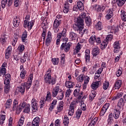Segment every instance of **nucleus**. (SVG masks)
Returning <instances> with one entry per match:
<instances>
[{
    "label": "nucleus",
    "mask_w": 126,
    "mask_h": 126,
    "mask_svg": "<svg viewBox=\"0 0 126 126\" xmlns=\"http://www.w3.org/2000/svg\"><path fill=\"white\" fill-rule=\"evenodd\" d=\"M76 101H74L70 104L68 115L73 116L74 113V109L76 108Z\"/></svg>",
    "instance_id": "6"
},
{
    "label": "nucleus",
    "mask_w": 126,
    "mask_h": 126,
    "mask_svg": "<svg viewBox=\"0 0 126 126\" xmlns=\"http://www.w3.org/2000/svg\"><path fill=\"white\" fill-rule=\"evenodd\" d=\"M6 35H3L1 36V38H0V42L1 43H5L6 42V39H7L6 37Z\"/></svg>",
    "instance_id": "44"
},
{
    "label": "nucleus",
    "mask_w": 126,
    "mask_h": 126,
    "mask_svg": "<svg viewBox=\"0 0 126 126\" xmlns=\"http://www.w3.org/2000/svg\"><path fill=\"white\" fill-rule=\"evenodd\" d=\"M10 91V85H5L4 88V92L7 94Z\"/></svg>",
    "instance_id": "38"
},
{
    "label": "nucleus",
    "mask_w": 126,
    "mask_h": 126,
    "mask_svg": "<svg viewBox=\"0 0 126 126\" xmlns=\"http://www.w3.org/2000/svg\"><path fill=\"white\" fill-rule=\"evenodd\" d=\"M77 37V34L73 32H70L69 33V37L70 39L72 40H75Z\"/></svg>",
    "instance_id": "28"
},
{
    "label": "nucleus",
    "mask_w": 126,
    "mask_h": 126,
    "mask_svg": "<svg viewBox=\"0 0 126 126\" xmlns=\"http://www.w3.org/2000/svg\"><path fill=\"white\" fill-rule=\"evenodd\" d=\"M33 25H34V23L33 22H29L27 20H25L24 23V27L25 28L28 29V30H31L32 29V27H33Z\"/></svg>",
    "instance_id": "10"
},
{
    "label": "nucleus",
    "mask_w": 126,
    "mask_h": 126,
    "mask_svg": "<svg viewBox=\"0 0 126 126\" xmlns=\"http://www.w3.org/2000/svg\"><path fill=\"white\" fill-rule=\"evenodd\" d=\"M26 74V71L25 70L22 71L20 74V77H21V78L24 79V77H25Z\"/></svg>",
    "instance_id": "55"
},
{
    "label": "nucleus",
    "mask_w": 126,
    "mask_h": 126,
    "mask_svg": "<svg viewBox=\"0 0 126 126\" xmlns=\"http://www.w3.org/2000/svg\"><path fill=\"white\" fill-rule=\"evenodd\" d=\"M85 58L86 59V62H90V50L89 49H87L85 51Z\"/></svg>",
    "instance_id": "20"
},
{
    "label": "nucleus",
    "mask_w": 126,
    "mask_h": 126,
    "mask_svg": "<svg viewBox=\"0 0 126 126\" xmlns=\"http://www.w3.org/2000/svg\"><path fill=\"white\" fill-rule=\"evenodd\" d=\"M83 92L79 93L77 96H76L77 98H78L79 100H81V99H83L84 98V97L83 96Z\"/></svg>",
    "instance_id": "46"
},
{
    "label": "nucleus",
    "mask_w": 126,
    "mask_h": 126,
    "mask_svg": "<svg viewBox=\"0 0 126 126\" xmlns=\"http://www.w3.org/2000/svg\"><path fill=\"white\" fill-rule=\"evenodd\" d=\"M81 114H82V110L80 109H78V110L76 112V118L77 119H79L80 118V116H81Z\"/></svg>",
    "instance_id": "45"
},
{
    "label": "nucleus",
    "mask_w": 126,
    "mask_h": 126,
    "mask_svg": "<svg viewBox=\"0 0 126 126\" xmlns=\"http://www.w3.org/2000/svg\"><path fill=\"white\" fill-rule=\"evenodd\" d=\"M121 18L123 21H126V15L125 13L121 14Z\"/></svg>",
    "instance_id": "64"
},
{
    "label": "nucleus",
    "mask_w": 126,
    "mask_h": 126,
    "mask_svg": "<svg viewBox=\"0 0 126 126\" xmlns=\"http://www.w3.org/2000/svg\"><path fill=\"white\" fill-rule=\"evenodd\" d=\"M63 124H64L65 126H67L68 124H69V119H63Z\"/></svg>",
    "instance_id": "63"
},
{
    "label": "nucleus",
    "mask_w": 126,
    "mask_h": 126,
    "mask_svg": "<svg viewBox=\"0 0 126 126\" xmlns=\"http://www.w3.org/2000/svg\"><path fill=\"white\" fill-rule=\"evenodd\" d=\"M27 38V32H26V31H25L22 37V42H25V40H26Z\"/></svg>",
    "instance_id": "42"
},
{
    "label": "nucleus",
    "mask_w": 126,
    "mask_h": 126,
    "mask_svg": "<svg viewBox=\"0 0 126 126\" xmlns=\"http://www.w3.org/2000/svg\"><path fill=\"white\" fill-rule=\"evenodd\" d=\"M51 41H52V33H51V32H48V35L47 36V38L46 40V43L47 45H49V44L51 43Z\"/></svg>",
    "instance_id": "21"
},
{
    "label": "nucleus",
    "mask_w": 126,
    "mask_h": 126,
    "mask_svg": "<svg viewBox=\"0 0 126 126\" xmlns=\"http://www.w3.org/2000/svg\"><path fill=\"white\" fill-rule=\"evenodd\" d=\"M13 24L15 27H18L20 24V21L17 17H15L13 21Z\"/></svg>",
    "instance_id": "19"
},
{
    "label": "nucleus",
    "mask_w": 126,
    "mask_h": 126,
    "mask_svg": "<svg viewBox=\"0 0 126 126\" xmlns=\"http://www.w3.org/2000/svg\"><path fill=\"white\" fill-rule=\"evenodd\" d=\"M51 72H52V69L49 68L44 76V81L47 84H52V85H54L56 84V79H54V78H52V76L50 74Z\"/></svg>",
    "instance_id": "1"
},
{
    "label": "nucleus",
    "mask_w": 126,
    "mask_h": 126,
    "mask_svg": "<svg viewBox=\"0 0 126 126\" xmlns=\"http://www.w3.org/2000/svg\"><path fill=\"white\" fill-rule=\"evenodd\" d=\"M24 59L25 60V61H30V59H29V57H28V53H26L24 54Z\"/></svg>",
    "instance_id": "59"
},
{
    "label": "nucleus",
    "mask_w": 126,
    "mask_h": 126,
    "mask_svg": "<svg viewBox=\"0 0 126 126\" xmlns=\"http://www.w3.org/2000/svg\"><path fill=\"white\" fill-rule=\"evenodd\" d=\"M110 86V84L109 83V82H107V83H104L103 85V89L104 90H107L108 89V87Z\"/></svg>",
    "instance_id": "50"
},
{
    "label": "nucleus",
    "mask_w": 126,
    "mask_h": 126,
    "mask_svg": "<svg viewBox=\"0 0 126 126\" xmlns=\"http://www.w3.org/2000/svg\"><path fill=\"white\" fill-rule=\"evenodd\" d=\"M83 28H84V27H81V28L79 30L78 32L79 34H80L81 35H83V34L85 33V31H86V29L84 30Z\"/></svg>",
    "instance_id": "49"
},
{
    "label": "nucleus",
    "mask_w": 126,
    "mask_h": 126,
    "mask_svg": "<svg viewBox=\"0 0 126 126\" xmlns=\"http://www.w3.org/2000/svg\"><path fill=\"white\" fill-rule=\"evenodd\" d=\"M80 91L79 89H75L74 91V96H75V97H77Z\"/></svg>",
    "instance_id": "61"
},
{
    "label": "nucleus",
    "mask_w": 126,
    "mask_h": 126,
    "mask_svg": "<svg viewBox=\"0 0 126 126\" xmlns=\"http://www.w3.org/2000/svg\"><path fill=\"white\" fill-rule=\"evenodd\" d=\"M125 105V101H124V98H121L119 100L118 103V106H117V109H119L121 110L123 107H124Z\"/></svg>",
    "instance_id": "18"
},
{
    "label": "nucleus",
    "mask_w": 126,
    "mask_h": 126,
    "mask_svg": "<svg viewBox=\"0 0 126 126\" xmlns=\"http://www.w3.org/2000/svg\"><path fill=\"white\" fill-rule=\"evenodd\" d=\"M52 63L56 65L59 64V58H53L52 59Z\"/></svg>",
    "instance_id": "48"
},
{
    "label": "nucleus",
    "mask_w": 126,
    "mask_h": 126,
    "mask_svg": "<svg viewBox=\"0 0 126 126\" xmlns=\"http://www.w3.org/2000/svg\"><path fill=\"white\" fill-rule=\"evenodd\" d=\"M89 96L90 100H91V101H93V100H94L95 97H96V94H95V93H92L90 94Z\"/></svg>",
    "instance_id": "51"
},
{
    "label": "nucleus",
    "mask_w": 126,
    "mask_h": 126,
    "mask_svg": "<svg viewBox=\"0 0 126 126\" xmlns=\"http://www.w3.org/2000/svg\"><path fill=\"white\" fill-rule=\"evenodd\" d=\"M120 114H121V109L116 108L114 110V118L115 120L119 119L120 117Z\"/></svg>",
    "instance_id": "17"
},
{
    "label": "nucleus",
    "mask_w": 126,
    "mask_h": 126,
    "mask_svg": "<svg viewBox=\"0 0 126 126\" xmlns=\"http://www.w3.org/2000/svg\"><path fill=\"white\" fill-rule=\"evenodd\" d=\"M26 86V83H24V84H21V86L18 87L19 92L23 94L25 92V87Z\"/></svg>",
    "instance_id": "22"
},
{
    "label": "nucleus",
    "mask_w": 126,
    "mask_h": 126,
    "mask_svg": "<svg viewBox=\"0 0 126 126\" xmlns=\"http://www.w3.org/2000/svg\"><path fill=\"white\" fill-rule=\"evenodd\" d=\"M6 73V68H1V69H0V76H1L2 75L3 76H4Z\"/></svg>",
    "instance_id": "37"
},
{
    "label": "nucleus",
    "mask_w": 126,
    "mask_h": 126,
    "mask_svg": "<svg viewBox=\"0 0 126 126\" xmlns=\"http://www.w3.org/2000/svg\"><path fill=\"white\" fill-rule=\"evenodd\" d=\"M12 104V100H11V99H7L5 103V108L6 109H9V108H11Z\"/></svg>",
    "instance_id": "23"
},
{
    "label": "nucleus",
    "mask_w": 126,
    "mask_h": 126,
    "mask_svg": "<svg viewBox=\"0 0 126 126\" xmlns=\"http://www.w3.org/2000/svg\"><path fill=\"white\" fill-rule=\"evenodd\" d=\"M70 93H71V90L70 89H68L66 91L65 97H69V95H70Z\"/></svg>",
    "instance_id": "58"
},
{
    "label": "nucleus",
    "mask_w": 126,
    "mask_h": 126,
    "mask_svg": "<svg viewBox=\"0 0 126 126\" xmlns=\"http://www.w3.org/2000/svg\"><path fill=\"white\" fill-rule=\"evenodd\" d=\"M63 92H59L58 95L57 96V99L58 100H63Z\"/></svg>",
    "instance_id": "40"
},
{
    "label": "nucleus",
    "mask_w": 126,
    "mask_h": 126,
    "mask_svg": "<svg viewBox=\"0 0 126 126\" xmlns=\"http://www.w3.org/2000/svg\"><path fill=\"white\" fill-rule=\"evenodd\" d=\"M45 103H46V99H45V98H43L40 101L39 107L40 109H41V108H44V107H45Z\"/></svg>",
    "instance_id": "35"
},
{
    "label": "nucleus",
    "mask_w": 126,
    "mask_h": 126,
    "mask_svg": "<svg viewBox=\"0 0 126 126\" xmlns=\"http://www.w3.org/2000/svg\"><path fill=\"white\" fill-rule=\"evenodd\" d=\"M77 6L78 9L80 10H83L84 9V6L83 5V3L81 1H78L77 3Z\"/></svg>",
    "instance_id": "26"
},
{
    "label": "nucleus",
    "mask_w": 126,
    "mask_h": 126,
    "mask_svg": "<svg viewBox=\"0 0 126 126\" xmlns=\"http://www.w3.org/2000/svg\"><path fill=\"white\" fill-rule=\"evenodd\" d=\"M65 85L67 88H72L73 87V83L67 81L65 82Z\"/></svg>",
    "instance_id": "34"
},
{
    "label": "nucleus",
    "mask_w": 126,
    "mask_h": 126,
    "mask_svg": "<svg viewBox=\"0 0 126 126\" xmlns=\"http://www.w3.org/2000/svg\"><path fill=\"white\" fill-rule=\"evenodd\" d=\"M84 18L85 19V21L87 25H88V26H89V25H91L92 23L91 22V19L90 18V16L86 17V15L85 17Z\"/></svg>",
    "instance_id": "25"
},
{
    "label": "nucleus",
    "mask_w": 126,
    "mask_h": 126,
    "mask_svg": "<svg viewBox=\"0 0 126 126\" xmlns=\"http://www.w3.org/2000/svg\"><path fill=\"white\" fill-rule=\"evenodd\" d=\"M20 106H21V108L22 110V109H24L23 110V113L25 114H28L30 112V109L31 108V106H30V104L26 103L25 102H23L22 103H20Z\"/></svg>",
    "instance_id": "4"
},
{
    "label": "nucleus",
    "mask_w": 126,
    "mask_h": 126,
    "mask_svg": "<svg viewBox=\"0 0 126 126\" xmlns=\"http://www.w3.org/2000/svg\"><path fill=\"white\" fill-rule=\"evenodd\" d=\"M81 49V44L80 43H78L76 48L74 50V54H77V53H79V51H80Z\"/></svg>",
    "instance_id": "27"
},
{
    "label": "nucleus",
    "mask_w": 126,
    "mask_h": 126,
    "mask_svg": "<svg viewBox=\"0 0 126 126\" xmlns=\"http://www.w3.org/2000/svg\"><path fill=\"white\" fill-rule=\"evenodd\" d=\"M113 48L114 49V53H119V50L121 48L120 42L119 41H115L113 44Z\"/></svg>",
    "instance_id": "11"
},
{
    "label": "nucleus",
    "mask_w": 126,
    "mask_h": 126,
    "mask_svg": "<svg viewBox=\"0 0 126 126\" xmlns=\"http://www.w3.org/2000/svg\"><path fill=\"white\" fill-rule=\"evenodd\" d=\"M119 28H120V26L118 25H113L111 26V32L114 33H117V32H119Z\"/></svg>",
    "instance_id": "24"
},
{
    "label": "nucleus",
    "mask_w": 126,
    "mask_h": 126,
    "mask_svg": "<svg viewBox=\"0 0 126 126\" xmlns=\"http://www.w3.org/2000/svg\"><path fill=\"white\" fill-rule=\"evenodd\" d=\"M59 91H60V86H56L55 87L53 88L52 91L53 97H56L57 95H58V93H59Z\"/></svg>",
    "instance_id": "12"
},
{
    "label": "nucleus",
    "mask_w": 126,
    "mask_h": 126,
    "mask_svg": "<svg viewBox=\"0 0 126 126\" xmlns=\"http://www.w3.org/2000/svg\"><path fill=\"white\" fill-rule=\"evenodd\" d=\"M93 56L94 57H97L100 54V50L97 46H95L92 51Z\"/></svg>",
    "instance_id": "14"
},
{
    "label": "nucleus",
    "mask_w": 126,
    "mask_h": 126,
    "mask_svg": "<svg viewBox=\"0 0 126 126\" xmlns=\"http://www.w3.org/2000/svg\"><path fill=\"white\" fill-rule=\"evenodd\" d=\"M95 39H96L95 35H92L90 38L89 39V42L90 43V44H94L95 42Z\"/></svg>",
    "instance_id": "39"
},
{
    "label": "nucleus",
    "mask_w": 126,
    "mask_h": 126,
    "mask_svg": "<svg viewBox=\"0 0 126 126\" xmlns=\"http://www.w3.org/2000/svg\"><path fill=\"white\" fill-rule=\"evenodd\" d=\"M86 16V13L82 12L81 13V15H80L79 17L77 18L76 20V25L78 26H80L81 27H83L84 25V18Z\"/></svg>",
    "instance_id": "2"
},
{
    "label": "nucleus",
    "mask_w": 126,
    "mask_h": 126,
    "mask_svg": "<svg viewBox=\"0 0 126 126\" xmlns=\"http://www.w3.org/2000/svg\"><path fill=\"white\" fill-rule=\"evenodd\" d=\"M95 28L96 30L100 31L102 30L103 26H102V23L101 22H98L96 25H95Z\"/></svg>",
    "instance_id": "32"
},
{
    "label": "nucleus",
    "mask_w": 126,
    "mask_h": 126,
    "mask_svg": "<svg viewBox=\"0 0 126 126\" xmlns=\"http://www.w3.org/2000/svg\"><path fill=\"white\" fill-rule=\"evenodd\" d=\"M124 95V93H119L117 94L113 98V100H118V99H120V98H121V97H123V96Z\"/></svg>",
    "instance_id": "31"
},
{
    "label": "nucleus",
    "mask_w": 126,
    "mask_h": 126,
    "mask_svg": "<svg viewBox=\"0 0 126 126\" xmlns=\"http://www.w3.org/2000/svg\"><path fill=\"white\" fill-rule=\"evenodd\" d=\"M81 27L80 26H78L77 25H76L73 26V29L74 30V31H77L78 32Z\"/></svg>",
    "instance_id": "53"
},
{
    "label": "nucleus",
    "mask_w": 126,
    "mask_h": 126,
    "mask_svg": "<svg viewBox=\"0 0 126 126\" xmlns=\"http://www.w3.org/2000/svg\"><path fill=\"white\" fill-rule=\"evenodd\" d=\"M62 110H63V105H59L57 107V111L56 112V114L58 115V113H61Z\"/></svg>",
    "instance_id": "43"
},
{
    "label": "nucleus",
    "mask_w": 126,
    "mask_h": 126,
    "mask_svg": "<svg viewBox=\"0 0 126 126\" xmlns=\"http://www.w3.org/2000/svg\"><path fill=\"white\" fill-rule=\"evenodd\" d=\"M65 60V57L64 56V54H62L61 57V63H63V64H64Z\"/></svg>",
    "instance_id": "56"
},
{
    "label": "nucleus",
    "mask_w": 126,
    "mask_h": 126,
    "mask_svg": "<svg viewBox=\"0 0 126 126\" xmlns=\"http://www.w3.org/2000/svg\"><path fill=\"white\" fill-rule=\"evenodd\" d=\"M97 123V119L94 118V119H92L91 121L89 123L88 126H94L95 125H96Z\"/></svg>",
    "instance_id": "33"
},
{
    "label": "nucleus",
    "mask_w": 126,
    "mask_h": 126,
    "mask_svg": "<svg viewBox=\"0 0 126 126\" xmlns=\"http://www.w3.org/2000/svg\"><path fill=\"white\" fill-rule=\"evenodd\" d=\"M32 107L33 110H38V103H37V100L33 98L32 100Z\"/></svg>",
    "instance_id": "16"
},
{
    "label": "nucleus",
    "mask_w": 126,
    "mask_h": 126,
    "mask_svg": "<svg viewBox=\"0 0 126 126\" xmlns=\"http://www.w3.org/2000/svg\"><path fill=\"white\" fill-rule=\"evenodd\" d=\"M12 109L13 111L16 110V113L17 115L20 114V112L22 111L21 106H20V104L18 106V101L16 99H15L13 101Z\"/></svg>",
    "instance_id": "3"
},
{
    "label": "nucleus",
    "mask_w": 126,
    "mask_h": 126,
    "mask_svg": "<svg viewBox=\"0 0 126 126\" xmlns=\"http://www.w3.org/2000/svg\"><path fill=\"white\" fill-rule=\"evenodd\" d=\"M100 82L96 81L94 82L91 85V88L93 89V90H96L98 87H99V85H100Z\"/></svg>",
    "instance_id": "15"
},
{
    "label": "nucleus",
    "mask_w": 126,
    "mask_h": 126,
    "mask_svg": "<svg viewBox=\"0 0 126 126\" xmlns=\"http://www.w3.org/2000/svg\"><path fill=\"white\" fill-rule=\"evenodd\" d=\"M121 86H122V81L119 80L116 81L114 88H115V89H119V88H121Z\"/></svg>",
    "instance_id": "29"
},
{
    "label": "nucleus",
    "mask_w": 126,
    "mask_h": 126,
    "mask_svg": "<svg viewBox=\"0 0 126 126\" xmlns=\"http://www.w3.org/2000/svg\"><path fill=\"white\" fill-rule=\"evenodd\" d=\"M12 51V48L11 47V46H9L7 47L6 52L8 53L9 54H11V51Z\"/></svg>",
    "instance_id": "57"
},
{
    "label": "nucleus",
    "mask_w": 126,
    "mask_h": 126,
    "mask_svg": "<svg viewBox=\"0 0 126 126\" xmlns=\"http://www.w3.org/2000/svg\"><path fill=\"white\" fill-rule=\"evenodd\" d=\"M112 39H113V35L112 34L108 35L106 38V39L101 43V46L102 47H104V48H105L106 47H107V46L108 45V44H109V41H111Z\"/></svg>",
    "instance_id": "7"
},
{
    "label": "nucleus",
    "mask_w": 126,
    "mask_h": 126,
    "mask_svg": "<svg viewBox=\"0 0 126 126\" xmlns=\"http://www.w3.org/2000/svg\"><path fill=\"white\" fill-rule=\"evenodd\" d=\"M85 81H84V88H85L86 87L85 86V85H87L88 84V83L89 82V80H90V78H89V77L86 76V77H85Z\"/></svg>",
    "instance_id": "47"
},
{
    "label": "nucleus",
    "mask_w": 126,
    "mask_h": 126,
    "mask_svg": "<svg viewBox=\"0 0 126 126\" xmlns=\"http://www.w3.org/2000/svg\"><path fill=\"white\" fill-rule=\"evenodd\" d=\"M15 39H13V41L12 42V45L14 47L15 46V44H16V42H17V36L14 37Z\"/></svg>",
    "instance_id": "62"
},
{
    "label": "nucleus",
    "mask_w": 126,
    "mask_h": 126,
    "mask_svg": "<svg viewBox=\"0 0 126 126\" xmlns=\"http://www.w3.org/2000/svg\"><path fill=\"white\" fill-rule=\"evenodd\" d=\"M46 31H47L46 29H43V31L42 33V37H43V40L45 41V39H46Z\"/></svg>",
    "instance_id": "52"
},
{
    "label": "nucleus",
    "mask_w": 126,
    "mask_h": 126,
    "mask_svg": "<svg viewBox=\"0 0 126 126\" xmlns=\"http://www.w3.org/2000/svg\"><path fill=\"white\" fill-rule=\"evenodd\" d=\"M110 106V104L109 103H106L103 106V107L102 108V110L100 112V115L102 116H104L105 115V113L107 112V110L109 108V107Z\"/></svg>",
    "instance_id": "13"
},
{
    "label": "nucleus",
    "mask_w": 126,
    "mask_h": 126,
    "mask_svg": "<svg viewBox=\"0 0 126 126\" xmlns=\"http://www.w3.org/2000/svg\"><path fill=\"white\" fill-rule=\"evenodd\" d=\"M70 47H71V43H63L60 47L61 50L62 51L64 50V52H69V50H70Z\"/></svg>",
    "instance_id": "5"
},
{
    "label": "nucleus",
    "mask_w": 126,
    "mask_h": 126,
    "mask_svg": "<svg viewBox=\"0 0 126 126\" xmlns=\"http://www.w3.org/2000/svg\"><path fill=\"white\" fill-rule=\"evenodd\" d=\"M61 23H62V20L55 19L53 24V29H55V33H58L59 32V27L61 25Z\"/></svg>",
    "instance_id": "8"
},
{
    "label": "nucleus",
    "mask_w": 126,
    "mask_h": 126,
    "mask_svg": "<svg viewBox=\"0 0 126 126\" xmlns=\"http://www.w3.org/2000/svg\"><path fill=\"white\" fill-rule=\"evenodd\" d=\"M84 77H85V75H80L77 78V80H78L79 82H83L84 80Z\"/></svg>",
    "instance_id": "41"
},
{
    "label": "nucleus",
    "mask_w": 126,
    "mask_h": 126,
    "mask_svg": "<svg viewBox=\"0 0 126 126\" xmlns=\"http://www.w3.org/2000/svg\"><path fill=\"white\" fill-rule=\"evenodd\" d=\"M126 0H117V3L119 6H123L125 4Z\"/></svg>",
    "instance_id": "36"
},
{
    "label": "nucleus",
    "mask_w": 126,
    "mask_h": 126,
    "mask_svg": "<svg viewBox=\"0 0 126 126\" xmlns=\"http://www.w3.org/2000/svg\"><path fill=\"white\" fill-rule=\"evenodd\" d=\"M45 100L46 102H47H47H50V101L52 100V94H51V93L48 92Z\"/></svg>",
    "instance_id": "30"
},
{
    "label": "nucleus",
    "mask_w": 126,
    "mask_h": 126,
    "mask_svg": "<svg viewBox=\"0 0 126 126\" xmlns=\"http://www.w3.org/2000/svg\"><path fill=\"white\" fill-rule=\"evenodd\" d=\"M13 0H2L1 7L2 8H4L5 6H10L12 4Z\"/></svg>",
    "instance_id": "9"
},
{
    "label": "nucleus",
    "mask_w": 126,
    "mask_h": 126,
    "mask_svg": "<svg viewBox=\"0 0 126 126\" xmlns=\"http://www.w3.org/2000/svg\"><path fill=\"white\" fill-rule=\"evenodd\" d=\"M11 79H5L4 81V84L5 85H10L9 84L10 82Z\"/></svg>",
    "instance_id": "54"
},
{
    "label": "nucleus",
    "mask_w": 126,
    "mask_h": 126,
    "mask_svg": "<svg viewBox=\"0 0 126 126\" xmlns=\"http://www.w3.org/2000/svg\"><path fill=\"white\" fill-rule=\"evenodd\" d=\"M21 1V0H15L14 1V5L16 7L19 5V3H20V2Z\"/></svg>",
    "instance_id": "60"
}]
</instances>
